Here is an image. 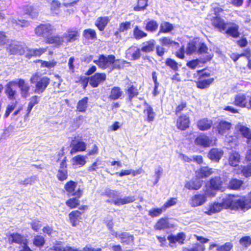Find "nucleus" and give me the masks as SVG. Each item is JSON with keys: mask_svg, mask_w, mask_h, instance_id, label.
I'll return each mask as SVG.
<instances>
[{"mask_svg": "<svg viewBox=\"0 0 251 251\" xmlns=\"http://www.w3.org/2000/svg\"><path fill=\"white\" fill-rule=\"evenodd\" d=\"M148 0H137L136 5L133 7L135 11H141L145 10L148 4Z\"/></svg>", "mask_w": 251, "mask_h": 251, "instance_id": "nucleus-52", "label": "nucleus"}, {"mask_svg": "<svg viewBox=\"0 0 251 251\" xmlns=\"http://www.w3.org/2000/svg\"><path fill=\"white\" fill-rule=\"evenodd\" d=\"M45 242L44 238L41 235H36L33 239L34 245L38 247L43 246Z\"/></svg>", "mask_w": 251, "mask_h": 251, "instance_id": "nucleus-59", "label": "nucleus"}, {"mask_svg": "<svg viewBox=\"0 0 251 251\" xmlns=\"http://www.w3.org/2000/svg\"><path fill=\"white\" fill-rule=\"evenodd\" d=\"M211 10L214 14V16H220V14L224 12V9L220 5L219 3H217V5L212 7Z\"/></svg>", "mask_w": 251, "mask_h": 251, "instance_id": "nucleus-63", "label": "nucleus"}, {"mask_svg": "<svg viewBox=\"0 0 251 251\" xmlns=\"http://www.w3.org/2000/svg\"><path fill=\"white\" fill-rule=\"evenodd\" d=\"M158 27V24L157 22L154 20H150L147 21L145 29L146 31L154 32Z\"/></svg>", "mask_w": 251, "mask_h": 251, "instance_id": "nucleus-42", "label": "nucleus"}, {"mask_svg": "<svg viewBox=\"0 0 251 251\" xmlns=\"http://www.w3.org/2000/svg\"><path fill=\"white\" fill-rule=\"evenodd\" d=\"M155 45V40L153 39L150 40L142 43L141 50L142 51L145 53L151 52L154 50Z\"/></svg>", "mask_w": 251, "mask_h": 251, "instance_id": "nucleus-30", "label": "nucleus"}, {"mask_svg": "<svg viewBox=\"0 0 251 251\" xmlns=\"http://www.w3.org/2000/svg\"><path fill=\"white\" fill-rule=\"evenodd\" d=\"M110 19L107 16L99 17L95 22V25L99 31H103L107 25Z\"/></svg>", "mask_w": 251, "mask_h": 251, "instance_id": "nucleus-27", "label": "nucleus"}, {"mask_svg": "<svg viewBox=\"0 0 251 251\" xmlns=\"http://www.w3.org/2000/svg\"><path fill=\"white\" fill-rule=\"evenodd\" d=\"M240 161V155L238 152H234L230 154L229 163L232 166H237Z\"/></svg>", "mask_w": 251, "mask_h": 251, "instance_id": "nucleus-49", "label": "nucleus"}, {"mask_svg": "<svg viewBox=\"0 0 251 251\" xmlns=\"http://www.w3.org/2000/svg\"><path fill=\"white\" fill-rule=\"evenodd\" d=\"M127 95V99L129 101H131L133 98L137 97L139 93L137 87L133 84H130L125 90Z\"/></svg>", "mask_w": 251, "mask_h": 251, "instance_id": "nucleus-28", "label": "nucleus"}, {"mask_svg": "<svg viewBox=\"0 0 251 251\" xmlns=\"http://www.w3.org/2000/svg\"><path fill=\"white\" fill-rule=\"evenodd\" d=\"M213 127L216 129L219 134L225 135L230 129L231 124L225 120H219L214 124Z\"/></svg>", "mask_w": 251, "mask_h": 251, "instance_id": "nucleus-13", "label": "nucleus"}, {"mask_svg": "<svg viewBox=\"0 0 251 251\" xmlns=\"http://www.w3.org/2000/svg\"><path fill=\"white\" fill-rule=\"evenodd\" d=\"M34 63H40L41 68H47L48 69L53 68L57 65V62L54 60L48 61L41 59H37L34 61Z\"/></svg>", "mask_w": 251, "mask_h": 251, "instance_id": "nucleus-37", "label": "nucleus"}, {"mask_svg": "<svg viewBox=\"0 0 251 251\" xmlns=\"http://www.w3.org/2000/svg\"><path fill=\"white\" fill-rule=\"evenodd\" d=\"M223 151L220 149L213 148L208 153V158L212 161L218 162L223 155Z\"/></svg>", "mask_w": 251, "mask_h": 251, "instance_id": "nucleus-25", "label": "nucleus"}, {"mask_svg": "<svg viewBox=\"0 0 251 251\" xmlns=\"http://www.w3.org/2000/svg\"><path fill=\"white\" fill-rule=\"evenodd\" d=\"M37 180V177L36 176H33L30 177L25 178L24 180H20L19 181V183L21 185L26 186L28 184L32 185L34 184Z\"/></svg>", "mask_w": 251, "mask_h": 251, "instance_id": "nucleus-55", "label": "nucleus"}, {"mask_svg": "<svg viewBox=\"0 0 251 251\" xmlns=\"http://www.w3.org/2000/svg\"><path fill=\"white\" fill-rule=\"evenodd\" d=\"M239 244L242 247L247 248L251 245V237L246 236L242 237L239 240Z\"/></svg>", "mask_w": 251, "mask_h": 251, "instance_id": "nucleus-57", "label": "nucleus"}, {"mask_svg": "<svg viewBox=\"0 0 251 251\" xmlns=\"http://www.w3.org/2000/svg\"><path fill=\"white\" fill-rule=\"evenodd\" d=\"M40 97L34 95L29 99L28 103L27 106V110H31L34 106L38 105L40 102Z\"/></svg>", "mask_w": 251, "mask_h": 251, "instance_id": "nucleus-48", "label": "nucleus"}, {"mask_svg": "<svg viewBox=\"0 0 251 251\" xmlns=\"http://www.w3.org/2000/svg\"><path fill=\"white\" fill-rule=\"evenodd\" d=\"M189 117L186 115H181L176 121V127L181 130H184L189 126Z\"/></svg>", "mask_w": 251, "mask_h": 251, "instance_id": "nucleus-22", "label": "nucleus"}, {"mask_svg": "<svg viewBox=\"0 0 251 251\" xmlns=\"http://www.w3.org/2000/svg\"><path fill=\"white\" fill-rule=\"evenodd\" d=\"M93 62L102 70L110 68L111 70L123 69L126 64H129L126 60L116 59L113 54L106 55L103 54H99L97 59L94 60Z\"/></svg>", "mask_w": 251, "mask_h": 251, "instance_id": "nucleus-2", "label": "nucleus"}, {"mask_svg": "<svg viewBox=\"0 0 251 251\" xmlns=\"http://www.w3.org/2000/svg\"><path fill=\"white\" fill-rule=\"evenodd\" d=\"M212 124V120L203 118L198 122V127L201 130H206L211 127Z\"/></svg>", "mask_w": 251, "mask_h": 251, "instance_id": "nucleus-34", "label": "nucleus"}, {"mask_svg": "<svg viewBox=\"0 0 251 251\" xmlns=\"http://www.w3.org/2000/svg\"><path fill=\"white\" fill-rule=\"evenodd\" d=\"M89 81V76H80L78 77L75 83L80 84L82 87L83 89H85L88 85Z\"/></svg>", "mask_w": 251, "mask_h": 251, "instance_id": "nucleus-56", "label": "nucleus"}, {"mask_svg": "<svg viewBox=\"0 0 251 251\" xmlns=\"http://www.w3.org/2000/svg\"><path fill=\"white\" fill-rule=\"evenodd\" d=\"M243 182L237 179H232L229 182L228 187L231 189L238 190L240 188Z\"/></svg>", "mask_w": 251, "mask_h": 251, "instance_id": "nucleus-54", "label": "nucleus"}, {"mask_svg": "<svg viewBox=\"0 0 251 251\" xmlns=\"http://www.w3.org/2000/svg\"><path fill=\"white\" fill-rule=\"evenodd\" d=\"M24 15L28 16L30 18L36 19L39 16V12L33 5L26 4L22 7Z\"/></svg>", "mask_w": 251, "mask_h": 251, "instance_id": "nucleus-18", "label": "nucleus"}, {"mask_svg": "<svg viewBox=\"0 0 251 251\" xmlns=\"http://www.w3.org/2000/svg\"><path fill=\"white\" fill-rule=\"evenodd\" d=\"M212 26L220 32H223L227 27L228 23L221 16H212L210 18Z\"/></svg>", "mask_w": 251, "mask_h": 251, "instance_id": "nucleus-11", "label": "nucleus"}, {"mask_svg": "<svg viewBox=\"0 0 251 251\" xmlns=\"http://www.w3.org/2000/svg\"><path fill=\"white\" fill-rule=\"evenodd\" d=\"M165 65L174 71H177L178 70V64L174 59L170 57L167 58L165 61Z\"/></svg>", "mask_w": 251, "mask_h": 251, "instance_id": "nucleus-46", "label": "nucleus"}, {"mask_svg": "<svg viewBox=\"0 0 251 251\" xmlns=\"http://www.w3.org/2000/svg\"><path fill=\"white\" fill-rule=\"evenodd\" d=\"M83 37L86 40H94L97 39V35L95 29L92 28L85 29L82 32Z\"/></svg>", "mask_w": 251, "mask_h": 251, "instance_id": "nucleus-36", "label": "nucleus"}, {"mask_svg": "<svg viewBox=\"0 0 251 251\" xmlns=\"http://www.w3.org/2000/svg\"><path fill=\"white\" fill-rule=\"evenodd\" d=\"M135 200V198L134 196H127L123 198H117L116 199H113L111 202L117 206H120L132 202Z\"/></svg>", "mask_w": 251, "mask_h": 251, "instance_id": "nucleus-29", "label": "nucleus"}, {"mask_svg": "<svg viewBox=\"0 0 251 251\" xmlns=\"http://www.w3.org/2000/svg\"><path fill=\"white\" fill-rule=\"evenodd\" d=\"M185 236L183 233H179L176 236L171 235L168 236V240L171 243H175L178 242L181 244H183V241L185 240Z\"/></svg>", "mask_w": 251, "mask_h": 251, "instance_id": "nucleus-40", "label": "nucleus"}, {"mask_svg": "<svg viewBox=\"0 0 251 251\" xmlns=\"http://www.w3.org/2000/svg\"><path fill=\"white\" fill-rule=\"evenodd\" d=\"M236 129L238 130L242 134L244 137L247 139L246 143L249 148H251V131L247 127L240 124H238L236 126Z\"/></svg>", "mask_w": 251, "mask_h": 251, "instance_id": "nucleus-19", "label": "nucleus"}, {"mask_svg": "<svg viewBox=\"0 0 251 251\" xmlns=\"http://www.w3.org/2000/svg\"><path fill=\"white\" fill-rule=\"evenodd\" d=\"M76 185L77 184L75 182L70 181L65 184V189L69 195L80 198L82 192L79 188L75 191Z\"/></svg>", "mask_w": 251, "mask_h": 251, "instance_id": "nucleus-16", "label": "nucleus"}, {"mask_svg": "<svg viewBox=\"0 0 251 251\" xmlns=\"http://www.w3.org/2000/svg\"><path fill=\"white\" fill-rule=\"evenodd\" d=\"M123 92L118 86H114L111 89L108 98L111 100H116L121 97Z\"/></svg>", "mask_w": 251, "mask_h": 251, "instance_id": "nucleus-31", "label": "nucleus"}, {"mask_svg": "<svg viewBox=\"0 0 251 251\" xmlns=\"http://www.w3.org/2000/svg\"><path fill=\"white\" fill-rule=\"evenodd\" d=\"M214 247L217 248V251H230L233 247V245L230 242H226L222 246L216 244H213L209 247L210 249H212Z\"/></svg>", "mask_w": 251, "mask_h": 251, "instance_id": "nucleus-39", "label": "nucleus"}, {"mask_svg": "<svg viewBox=\"0 0 251 251\" xmlns=\"http://www.w3.org/2000/svg\"><path fill=\"white\" fill-rule=\"evenodd\" d=\"M48 48V47L39 48H30L25 47L24 56L25 58L28 59L40 57L47 51Z\"/></svg>", "mask_w": 251, "mask_h": 251, "instance_id": "nucleus-7", "label": "nucleus"}, {"mask_svg": "<svg viewBox=\"0 0 251 251\" xmlns=\"http://www.w3.org/2000/svg\"><path fill=\"white\" fill-rule=\"evenodd\" d=\"M8 42V38L6 33L3 31H0V47L6 45Z\"/></svg>", "mask_w": 251, "mask_h": 251, "instance_id": "nucleus-64", "label": "nucleus"}, {"mask_svg": "<svg viewBox=\"0 0 251 251\" xmlns=\"http://www.w3.org/2000/svg\"><path fill=\"white\" fill-rule=\"evenodd\" d=\"M16 85L20 89L21 94L23 97L26 98L29 95L30 86L28 83H25L24 79L19 78Z\"/></svg>", "mask_w": 251, "mask_h": 251, "instance_id": "nucleus-20", "label": "nucleus"}, {"mask_svg": "<svg viewBox=\"0 0 251 251\" xmlns=\"http://www.w3.org/2000/svg\"><path fill=\"white\" fill-rule=\"evenodd\" d=\"M231 26L226 28L225 30H224V33L229 36L237 38L240 36V33L239 31V26L235 24L232 23L230 24Z\"/></svg>", "mask_w": 251, "mask_h": 251, "instance_id": "nucleus-23", "label": "nucleus"}, {"mask_svg": "<svg viewBox=\"0 0 251 251\" xmlns=\"http://www.w3.org/2000/svg\"><path fill=\"white\" fill-rule=\"evenodd\" d=\"M159 42L162 46H175L177 47L179 46V44L176 41L172 40L170 38L167 37H163L159 39Z\"/></svg>", "mask_w": 251, "mask_h": 251, "instance_id": "nucleus-41", "label": "nucleus"}, {"mask_svg": "<svg viewBox=\"0 0 251 251\" xmlns=\"http://www.w3.org/2000/svg\"><path fill=\"white\" fill-rule=\"evenodd\" d=\"M213 54L207 53L204 57H201L200 59H195L187 61L186 66L191 69H195L200 63L205 64L210 61L213 58Z\"/></svg>", "mask_w": 251, "mask_h": 251, "instance_id": "nucleus-15", "label": "nucleus"}, {"mask_svg": "<svg viewBox=\"0 0 251 251\" xmlns=\"http://www.w3.org/2000/svg\"><path fill=\"white\" fill-rule=\"evenodd\" d=\"M205 68L198 70L194 74V77L197 78V80L195 81L196 87L200 89L208 88L214 81L213 77H210V73L205 72Z\"/></svg>", "mask_w": 251, "mask_h": 251, "instance_id": "nucleus-4", "label": "nucleus"}, {"mask_svg": "<svg viewBox=\"0 0 251 251\" xmlns=\"http://www.w3.org/2000/svg\"><path fill=\"white\" fill-rule=\"evenodd\" d=\"M222 181L220 176H216L210 180V185L212 190H219L221 187Z\"/></svg>", "mask_w": 251, "mask_h": 251, "instance_id": "nucleus-45", "label": "nucleus"}, {"mask_svg": "<svg viewBox=\"0 0 251 251\" xmlns=\"http://www.w3.org/2000/svg\"><path fill=\"white\" fill-rule=\"evenodd\" d=\"M234 202L236 209H249L251 208V192L247 197H239L234 196Z\"/></svg>", "mask_w": 251, "mask_h": 251, "instance_id": "nucleus-9", "label": "nucleus"}, {"mask_svg": "<svg viewBox=\"0 0 251 251\" xmlns=\"http://www.w3.org/2000/svg\"><path fill=\"white\" fill-rule=\"evenodd\" d=\"M174 29L173 25L169 22H163L160 25L158 34L160 33H167L172 31Z\"/></svg>", "mask_w": 251, "mask_h": 251, "instance_id": "nucleus-38", "label": "nucleus"}, {"mask_svg": "<svg viewBox=\"0 0 251 251\" xmlns=\"http://www.w3.org/2000/svg\"><path fill=\"white\" fill-rule=\"evenodd\" d=\"M119 239L121 243L126 245H131L133 244L134 237L127 232H121Z\"/></svg>", "mask_w": 251, "mask_h": 251, "instance_id": "nucleus-32", "label": "nucleus"}, {"mask_svg": "<svg viewBox=\"0 0 251 251\" xmlns=\"http://www.w3.org/2000/svg\"><path fill=\"white\" fill-rule=\"evenodd\" d=\"M106 79L105 73H96L89 77V84L93 88H96Z\"/></svg>", "mask_w": 251, "mask_h": 251, "instance_id": "nucleus-14", "label": "nucleus"}, {"mask_svg": "<svg viewBox=\"0 0 251 251\" xmlns=\"http://www.w3.org/2000/svg\"><path fill=\"white\" fill-rule=\"evenodd\" d=\"M202 183V181L198 177L194 180L187 182L185 187L189 190H198L201 186Z\"/></svg>", "mask_w": 251, "mask_h": 251, "instance_id": "nucleus-33", "label": "nucleus"}, {"mask_svg": "<svg viewBox=\"0 0 251 251\" xmlns=\"http://www.w3.org/2000/svg\"><path fill=\"white\" fill-rule=\"evenodd\" d=\"M16 81L13 80L9 81L6 85L5 93L9 100H13L16 99V91L13 89L12 86L16 85Z\"/></svg>", "mask_w": 251, "mask_h": 251, "instance_id": "nucleus-26", "label": "nucleus"}, {"mask_svg": "<svg viewBox=\"0 0 251 251\" xmlns=\"http://www.w3.org/2000/svg\"><path fill=\"white\" fill-rule=\"evenodd\" d=\"M206 196H214L215 193L209 192V190L205 191L204 194H196L192 196L190 200V204L193 207L201 206L206 201Z\"/></svg>", "mask_w": 251, "mask_h": 251, "instance_id": "nucleus-8", "label": "nucleus"}, {"mask_svg": "<svg viewBox=\"0 0 251 251\" xmlns=\"http://www.w3.org/2000/svg\"><path fill=\"white\" fill-rule=\"evenodd\" d=\"M169 227V223L166 219L161 218L158 220L154 226L157 230H164Z\"/></svg>", "mask_w": 251, "mask_h": 251, "instance_id": "nucleus-50", "label": "nucleus"}, {"mask_svg": "<svg viewBox=\"0 0 251 251\" xmlns=\"http://www.w3.org/2000/svg\"><path fill=\"white\" fill-rule=\"evenodd\" d=\"M78 198V197H76L75 198L70 199L66 201V205L71 208L76 207L79 204V201Z\"/></svg>", "mask_w": 251, "mask_h": 251, "instance_id": "nucleus-58", "label": "nucleus"}, {"mask_svg": "<svg viewBox=\"0 0 251 251\" xmlns=\"http://www.w3.org/2000/svg\"><path fill=\"white\" fill-rule=\"evenodd\" d=\"M54 30L51 24H41L35 28L34 33L38 37L44 38L45 44L52 45L54 47L59 48L63 45L64 41L62 36L51 34Z\"/></svg>", "mask_w": 251, "mask_h": 251, "instance_id": "nucleus-1", "label": "nucleus"}, {"mask_svg": "<svg viewBox=\"0 0 251 251\" xmlns=\"http://www.w3.org/2000/svg\"><path fill=\"white\" fill-rule=\"evenodd\" d=\"M205 246L199 243L194 244L192 247L184 248L182 251H204Z\"/></svg>", "mask_w": 251, "mask_h": 251, "instance_id": "nucleus-53", "label": "nucleus"}, {"mask_svg": "<svg viewBox=\"0 0 251 251\" xmlns=\"http://www.w3.org/2000/svg\"><path fill=\"white\" fill-rule=\"evenodd\" d=\"M80 36L79 31L74 28H70L68 29L66 32L62 36L64 38L67 43L74 42L78 39Z\"/></svg>", "mask_w": 251, "mask_h": 251, "instance_id": "nucleus-17", "label": "nucleus"}, {"mask_svg": "<svg viewBox=\"0 0 251 251\" xmlns=\"http://www.w3.org/2000/svg\"><path fill=\"white\" fill-rule=\"evenodd\" d=\"M9 241L18 244L24 243V237L18 233H10L8 238Z\"/></svg>", "mask_w": 251, "mask_h": 251, "instance_id": "nucleus-47", "label": "nucleus"}, {"mask_svg": "<svg viewBox=\"0 0 251 251\" xmlns=\"http://www.w3.org/2000/svg\"><path fill=\"white\" fill-rule=\"evenodd\" d=\"M86 143L81 138L75 137L70 144L71 148L70 153L73 154L77 152L85 151L86 149Z\"/></svg>", "mask_w": 251, "mask_h": 251, "instance_id": "nucleus-10", "label": "nucleus"}, {"mask_svg": "<svg viewBox=\"0 0 251 251\" xmlns=\"http://www.w3.org/2000/svg\"><path fill=\"white\" fill-rule=\"evenodd\" d=\"M62 3L58 0H52L50 4V12L52 16H58L61 13Z\"/></svg>", "mask_w": 251, "mask_h": 251, "instance_id": "nucleus-24", "label": "nucleus"}, {"mask_svg": "<svg viewBox=\"0 0 251 251\" xmlns=\"http://www.w3.org/2000/svg\"><path fill=\"white\" fill-rule=\"evenodd\" d=\"M6 49L10 55H22L25 54V47L20 42H12L8 45Z\"/></svg>", "mask_w": 251, "mask_h": 251, "instance_id": "nucleus-6", "label": "nucleus"}, {"mask_svg": "<svg viewBox=\"0 0 251 251\" xmlns=\"http://www.w3.org/2000/svg\"><path fill=\"white\" fill-rule=\"evenodd\" d=\"M195 144L203 148L209 147L212 144V140L206 135L201 134L198 136L195 140Z\"/></svg>", "mask_w": 251, "mask_h": 251, "instance_id": "nucleus-21", "label": "nucleus"}, {"mask_svg": "<svg viewBox=\"0 0 251 251\" xmlns=\"http://www.w3.org/2000/svg\"><path fill=\"white\" fill-rule=\"evenodd\" d=\"M164 211L163 207L160 208H153L149 211V215L152 217H157L159 216L162 212Z\"/></svg>", "mask_w": 251, "mask_h": 251, "instance_id": "nucleus-62", "label": "nucleus"}, {"mask_svg": "<svg viewBox=\"0 0 251 251\" xmlns=\"http://www.w3.org/2000/svg\"><path fill=\"white\" fill-rule=\"evenodd\" d=\"M88 98L87 97H84L78 101L77 105V110H85L87 107Z\"/></svg>", "mask_w": 251, "mask_h": 251, "instance_id": "nucleus-60", "label": "nucleus"}, {"mask_svg": "<svg viewBox=\"0 0 251 251\" xmlns=\"http://www.w3.org/2000/svg\"><path fill=\"white\" fill-rule=\"evenodd\" d=\"M68 177V172L66 169H59L57 174V177L60 181L66 180Z\"/></svg>", "mask_w": 251, "mask_h": 251, "instance_id": "nucleus-61", "label": "nucleus"}, {"mask_svg": "<svg viewBox=\"0 0 251 251\" xmlns=\"http://www.w3.org/2000/svg\"><path fill=\"white\" fill-rule=\"evenodd\" d=\"M213 173L212 169L207 167H202L196 172L197 177L204 178L210 176Z\"/></svg>", "mask_w": 251, "mask_h": 251, "instance_id": "nucleus-35", "label": "nucleus"}, {"mask_svg": "<svg viewBox=\"0 0 251 251\" xmlns=\"http://www.w3.org/2000/svg\"><path fill=\"white\" fill-rule=\"evenodd\" d=\"M87 158V156L82 155L75 156L72 158L73 164L74 165L82 166L86 164V159Z\"/></svg>", "mask_w": 251, "mask_h": 251, "instance_id": "nucleus-43", "label": "nucleus"}, {"mask_svg": "<svg viewBox=\"0 0 251 251\" xmlns=\"http://www.w3.org/2000/svg\"><path fill=\"white\" fill-rule=\"evenodd\" d=\"M31 83L35 84L34 92L36 94L43 93L50 83V79L46 76H41L37 73L33 74L30 78Z\"/></svg>", "mask_w": 251, "mask_h": 251, "instance_id": "nucleus-5", "label": "nucleus"}, {"mask_svg": "<svg viewBox=\"0 0 251 251\" xmlns=\"http://www.w3.org/2000/svg\"><path fill=\"white\" fill-rule=\"evenodd\" d=\"M234 201V195H228L226 198L223 199V201L222 203L213 202L210 204L208 211H206L205 213L211 215L220 212L223 208L237 209L236 207L234 205L235 203Z\"/></svg>", "mask_w": 251, "mask_h": 251, "instance_id": "nucleus-3", "label": "nucleus"}, {"mask_svg": "<svg viewBox=\"0 0 251 251\" xmlns=\"http://www.w3.org/2000/svg\"><path fill=\"white\" fill-rule=\"evenodd\" d=\"M133 36L136 40H140L147 36V33L136 26L133 31Z\"/></svg>", "mask_w": 251, "mask_h": 251, "instance_id": "nucleus-51", "label": "nucleus"}, {"mask_svg": "<svg viewBox=\"0 0 251 251\" xmlns=\"http://www.w3.org/2000/svg\"><path fill=\"white\" fill-rule=\"evenodd\" d=\"M81 215V213L78 210L72 211L69 214V218L73 226H76L77 222L80 218Z\"/></svg>", "mask_w": 251, "mask_h": 251, "instance_id": "nucleus-44", "label": "nucleus"}, {"mask_svg": "<svg viewBox=\"0 0 251 251\" xmlns=\"http://www.w3.org/2000/svg\"><path fill=\"white\" fill-rule=\"evenodd\" d=\"M234 104L241 108L251 109V96L248 101L245 94H237L235 96Z\"/></svg>", "mask_w": 251, "mask_h": 251, "instance_id": "nucleus-12", "label": "nucleus"}]
</instances>
